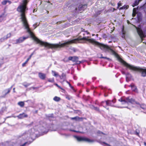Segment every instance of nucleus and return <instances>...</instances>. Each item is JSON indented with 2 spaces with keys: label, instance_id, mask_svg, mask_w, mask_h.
Returning <instances> with one entry per match:
<instances>
[{
  "label": "nucleus",
  "instance_id": "obj_1",
  "mask_svg": "<svg viewBox=\"0 0 146 146\" xmlns=\"http://www.w3.org/2000/svg\"><path fill=\"white\" fill-rule=\"evenodd\" d=\"M29 2V0H22L20 5L18 7L17 10L18 12L21 13V19L23 25L25 29H27V32L29 33L31 37L34 40L37 42V43L40 44L41 45L44 46L46 47L51 48H61L64 46H67L69 45L76 43V39H74L68 40L61 44H50L46 42H42L36 37L30 29L25 17V12L28 9L27 5Z\"/></svg>",
  "mask_w": 146,
  "mask_h": 146
},
{
  "label": "nucleus",
  "instance_id": "obj_6",
  "mask_svg": "<svg viewBox=\"0 0 146 146\" xmlns=\"http://www.w3.org/2000/svg\"><path fill=\"white\" fill-rule=\"evenodd\" d=\"M75 137L77 140L78 141H84L88 142H93L94 141L93 140H90L89 139L86 137H78L77 136H76Z\"/></svg>",
  "mask_w": 146,
  "mask_h": 146
},
{
  "label": "nucleus",
  "instance_id": "obj_30",
  "mask_svg": "<svg viewBox=\"0 0 146 146\" xmlns=\"http://www.w3.org/2000/svg\"><path fill=\"white\" fill-rule=\"evenodd\" d=\"M81 33L82 34L84 35H85L86 34H88L89 33L87 31H86V32H82Z\"/></svg>",
  "mask_w": 146,
  "mask_h": 146
},
{
  "label": "nucleus",
  "instance_id": "obj_36",
  "mask_svg": "<svg viewBox=\"0 0 146 146\" xmlns=\"http://www.w3.org/2000/svg\"><path fill=\"white\" fill-rule=\"evenodd\" d=\"M94 109L95 110H96V111H99V109L97 107H94Z\"/></svg>",
  "mask_w": 146,
  "mask_h": 146
},
{
  "label": "nucleus",
  "instance_id": "obj_21",
  "mask_svg": "<svg viewBox=\"0 0 146 146\" xmlns=\"http://www.w3.org/2000/svg\"><path fill=\"white\" fill-rule=\"evenodd\" d=\"M136 13H137V12H136V9L135 8H134L133 9L132 16L133 17H134L135 16Z\"/></svg>",
  "mask_w": 146,
  "mask_h": 146
},
{
  "label": "nucleus",
  "instance_id": "obj_28",
  "mask_svg": "<svg viewBox=\"0 0 146 146\" xmlns=\"http://www.w3.org/2000/svg\"><path fill=\"white\" fill-rule=\"evenodd\" d=\"M97 133L98 135H105V134L103 133L100 131H98Z\"/></svg>",
  "mask_w": 146,
  "mask_h": 146
},
{
  "label": "nucleus",
  "instance_id": "obj_3",
  "mask_svg": "<svg viewBox=\"0 0 146 146\" xmlns=\"http://www.w3.org/2000/svg\"><path fill=\"white\" fill-rule=\"evenodd\" d=\"M121 62L124 65L129 68L130 69L141 72L142 76L143 77L146 76V69L141 68L139 67L135 66L133 65L129 64L123 60H122Z\"/></svg>",
  "mask_w": 146,
  "mask_h": 146
},
{
  "label": "nucleus",
  "instance_id": "obj_27",
  "mask_svg": "<svg viewBox=\"0 0 146 146\" xmlns=\"http://www.w3.org/2000/svg\"><path fill=\"white\" fill-rule=\"evenodd\" d=\"M48 81L49 82H54V78H49L48 79Z\"/></svg>",
  "mask_w": 146,
  "mask_h": 146
},
{
  "label": "nucleus",
  "instance_id": "obj_2",
  "mask_svg": "<svg viewBox=\"0 0 146 146\" xmlns=\"http://www.w3.org/2000/svg\"><path fill=\"white\" fill-rule=\"evenodd\" d=\"M89 37L88 36L87 37H83V38L80 39V40H84L86 41H88L89 42L92 43L93 45L98 46L100 47V48L101 49H103L104 48H106L110 50V51L113 53H115V52L112 49L110 48L109 46L107 45H105L100 43H99L98 42L96 41L94 39H89L88 38Z\"/></svg>",
  "mask_w": 146,
  "mask_h": 146
},
{
  "label": "nucleus",
  "instance_id": "obj_11",
  "mask_svg": "<svg viewBox=\"0 0 146 146\" xmlns=\"http://www.w3.org/2000/svg\"><path fill=\"white\" fill-rule=\"evenodd\" d=\"M28 117V115L24 113L20 114L19 115L17 116L19 119H23L24 117Z\"/></svg>",
  "mask_w": 146,
  "mask_h": 146
},
{
  "label": "nucleus",
  "instance_id": "obj_20",
  "mask_svg": "<svg viewBox=\"0 0 146 146\" xmlns=\"http://www.w3.org/2000/svg\"><path fill=\"white\" fill-rule=\"evenodd\" d=\"M52 73L53 75L55 77H57L58 76V73H56L55 71L52 70Z\"/></svg>",
  "mask_w": 146,
  "mask_h": 146
},
{
  "label": "nucleus",
  "instance_id": "obj_29",
  "mask_svg": "<svg viewBox=\"0 0 146 146\" xmlns=\"http://www.w3.org/2000/svg\"><path fill=\"white\" fill-rule=\"evenodd\" d=\"M29 60L27 59V60L25 61V62L22 64V66L23 67L25 66L26 64L27 63V62H28Z\"/></svg>",
  "mask_w": 146,
  "mask_h": 146
},
{
  "label": "nucleus",
  "instance_id": "obj_57",
  "mask_svg": "<svg viewBox=\"0 0 146 146\" xmlns=\"http://www.w3.org/2000/svg\"><path fill=\"white\" fill-rule=\"evenodd\" d=\"M16 117V116H15V117Z\"/></svg>",
  "mask_w": 146,
  "mask_h": 146
},
{
  "label": "nucleus",
  "instance_id": "obj_5",
  "mask_svg": "<svg viewBox=\"0 0 146 146\" xmlns=\"http://www.w3.org/2000/svg\"><path fill=\"white\" fill-rule=\"evenodd\" d=\"M115 100L114 99L111 101L108 100L106 101H102L101 102V105L103 106V104L106 103L107 106H114L113 104L115 103Z\"/></svg>",
  "mask_w": 146,
  "mask_h": 146
},
{
  "label": "nucleus",
  "instance_id": "obj_50",
  "mask_svg": "<svg viewBox=\"0 0 146 146\" xmlns=\"http://www.w3.org/2000/svg\"><path fill=\"white\" fill-rule=\"evenodd\" d=\"M107 109L108 110L109 109V108H107Z\"/></svg>",
  "mask_w": 146,
  "mask_h": 146
},
{
  "label": "nucleus",
  "instance_id": "obj_33",
  "mask_svg": "<svg viewBox=\"0 0 146 146\" xmlns=\"http://www.w3.org/2000/svg\"><path fill=\"white\" fill-rule=\"evenodd\" d=\"M33 54H34V52H33L29 56V58L28 59H29V60L31 59V58Z\"/></svg>",
  "mask_w": 146,
  "mask_h": 146
},
{
  "label": "nucleus",
  "instance_id": "obj_45",
  "mask_svg": "<svg viewBox=\"0 0 146 146\" xmlns=\"http://www.w3.org/2000/svg\"><path fill=\"white\" fill-rule=\"evenodd\" d=\"M13 92H15V88H13Z\"/></svg>",
  "mask_w": 146,
  "mask_h": 146
},
{
  "label": "nucleus",
  "instance_id": "obj_48",
  "mask_svg": "<svg viewBox=\"0 0 146 146\" xmlns=\"http://www.w3.org/2000/svg\"><path fill=\"white\" fill-rule=\"evenodd\" d=\"M75 10L76 11L77 10V8H76L75 9Z\"/></svg>",
  "mask_w": 146,
  "mask_h": 146
},
{
  "label": "nucleus",
  "instance_id": "obj_47",
  "mask_svg": "<svg viewBox=\"0 0 146 146\" xmlns=\"http://www.w3.org/2000/svg\"><path fill=\"white\" fill-rule=\"evenodd\" d=\"M144 144L145 146H146V143L145 142L144 143Z\"/></svg>",
  "mask_w": 146,
  "mask_h": 146
},
{
  "label": "nucleus",
  "instance_id": "obj_51",
  "mask_svg": "<svg viewBox=\"0 0 146 146\" xmlns=\"http://www.w3.org/2000/svg\"><path fill=\"white\" fill-rule=\"evenodd\" d=\"M137 135H138V133H137Z\"/></svg>",
  "mask_w": 146,
  "mask_h": 146
},
{
  "label": "nucleus",
  "instance_id": "obj_23",
  "mask_svg": "<svg viewBox=\"0 0 146 146\" xmlns=\"http://www.w3.org/2000/svg\"><path fill=\"white\" fill-rule=\"evenodd\" d=\"M60 78L61 79H62L63 81H64L66 79L65 75L64 74H62V76H60Z\"/></svg>",
  "mask_w": 146,
  "mask_h": 146
},
{
  "label": "nucleus",
  "instance_id": "obj_17",
  "mask_svg": "<svg viewBox=\"0 0 146 146\" xmlns=\"http://www.w3.org/2000/svg\"><path fill=\"white\" fill-rule=\"evenodd\" d=\"M130 87H131V88L132 90L133 91H136V90L137 89L136 87L134 85H131L129 86Z\"/></svg>",
  "mask_w": 146,
  "mask_h": 146
},
{
  "label": "nucleus",
  "instance_id": "obj_12",
  "mask_svg": "<svg viewBox=\"0 0 146 146\" xmlns=\"http://www.w3.org/2000/svg\"><path fill=\"white\" fill-rule=\"evenodd\" d=\"M12 87H11L10 88L7 89L5 90L3 92V93H4L5 94L4 96H6V95L8 93H9L11 90Z\"/></svg>",
  "mask_w": 146,
  "mask_h": 146
},
{
  "label": "nucleus",
  "instance_id": "obj_43",
  "mask_svg": "<svg viewBox=\"0 0 146 146\" xmlns=\"http://www.w3.org/2000/svg\"><path fill=\"white\" fill-rule=\"evenodd\" d=\"M146 6V5L145 4L144 5V6L143 7H142L143 8H144V7H145Z\"/></svg>",
  "mask_w": 146,
  "mask_h": 146
},
{
  "label": "nucleus",
  "instance_id": "obj_54",
  "mask_svg": "<svg viewBox=\"0 0 146 146\" xmlns=\"http://www.w3.org/2000/svg\"><path fill=\"white\" fill-rule=\"evenodd\" d=\"M123 36H124L123 35L122 36V37H123Z\"/></svg>",
  "mask_w": 146,
  "mask_h": 146
},
{
  "label": "nucleus",
  "instance_id": "obj_35",
  "mask_svg": "<svg viewBox=\"0 0 146 146\" xmlns=\"http://www.w3.org/2000/svg\"><path fill=\"white\" fill-rule=\"evenodd\" d=\"M66 98L68 100H70L71 99V97L69 96H66Z\"/></svg>",
  "mask_w": 146,
  "mask_h": 146
},
{
  "label": "nucleus",
  "instance_id": "obj_37",
  "mask_svg": "<svg viewBox=\"0 0 146 146\" xmlns=\"http://www.w3.org/2000/svg\"><path fill=\"white\" fill-rule=\"evenodd\" d=\"M115 10V9L114 8H111L110 9V10L112 11L113 12Z\"/></svg>",
  "mask_w": 146,
  "mask_h": 146
},
{
  "label": "nucleus",
  "instance_id": "obj_52",
  "mask_svg": "<svg viewBox=\"0 0 146 146\" xmlns=\"http://www.w3.org/2000/svg\"><path fill=\"white\" fill-rule=\"evenodd\" d=\"M36 27H35L34 29H35V28H36Z\"/></svg>",
  "mask_w": 146,
  "mask_h": 146
},
{
  "label": "nucleus",
  "instance_id": "obj_46",
  "mask_svg": "<svg viewBox=\"0 0 146 146\" xmlns=\"http://www.w3.org/2000/svg\"><path fill=\"white\" fill-rule=\"evenodd\" d=\"M74 51V52H75V49L74 48H73L72 49Z\"/></svg>",
  "mask_w": 146,
  "mask_h": 146
},
{
  "label": "nucleus",
  "instance_id": "obj_13",
  "mask_svg": "<svg viewBox=\"0 0 146 146\" xmlns=\"http://www.w3.org/2000/svg\"><path fill=\"white\" fill-rule=\"evenodd\" d=\"M142 0H136L135 1L134 3L132 5V6L133 7H134L135 6L138 5L139 3V2L141 1Z\"/></svg>",
  "mask_w": 146,
  "mask_h": 146
},
{
  "label": "nucleus",
  "instance_id": "obj_10",
  "mask_svg": "<svg viewBox=\"0 0 146 146\" xmlns=\"http://www.w3.org/2000/svg\"><path fill=\"white\" fill-rule=\"evenodd\" d=\"M87 8V5H80L78 7V9L80 11L84 10V9Z\"/></svg>",
  "mask_w": 146,
  "mask_h": 146
},
{
  "label": "nucleus",
  "instance_id": "obj_24",
  "mask_svg": "<svg viewBox=\"0 0 146 146\" xmlns=\"http://www.w3.org/2000/svg\"><path fill=\"white\" fill-rule=\"evenodd\" d=\"M9 3V4L10 3V2L9 1H4L2 2V3L3 5H5L7 4V3Z\"/></svg>",
  "mask_w": 146,
  "mask_h": 146
},
{
  "label": "nucleus",
  "instance_id": "obj_41",
  "mask_svg": "<svg viewBox=\"0 0 146 146\" xmlns=\"http://www.w3.org/2000/svg\"><path fill=\"white\" fill-rule=\"evenodd\" d=\"M76 117H72V119H76Z\"/></svg>",
  "mask_w": 146,
  "mask_h": 146
},
{
  "label": "nucleus",
  "instance_id": "obj_15",
  "mask_svg": "<svg viewBox=\"0 0 146 146\" xmlns=\"http://www.w3.org/2000/svg\"><path fill=\"white\" fill-rule=\"evenodd\" d=\"M6 15L4 14H3L0 16V20L1 22L3 20H5V17Z\"/></svg>",
  "mask_w": 146,
  "mask_h": 146
},
{
  "label": "nucleus",
  "instance_id": "obj_56",
  "mask_svg": "<svg viewBox=\"0 0 146 146\" xmlns=\"http://www.w3.org/2000/svg\"><path fill=\"white\" fill-rule=\"evenodd\" d=\"M11 117V116H10V117ZM7 118H8V117H7Z\"/></svg>",
  "mask_w": 146,
  "mask_h": 146
},
{
  "label": "nucleus",
  "instance_id": "obj_16",
  "mask_svg": "<svg viewBox=\"0 0 146 146\" xmlns=\"http://www.w3.org/2000/svg\"><path fill=\"white\" fill-rule=\"evenodd\" d=\"M126 81L127 82H128L129 80V79L131 78V74L128 73L126 74Z\"/></svg>",
  "mask_w": 146,
  "mask_h": 146
},
{
  "label": "nucleus",
  "instance_id": "obj_9",
  "mask_svg": "<svg viewBox=\"0 0 146 146\" xmlns=\"http://www.w3.org/2000/svg\"><path fill=\"white\" fill-rule=\"evenodd\" d=\"M39 77L42 80H44L46 77V74L41 72H39L38 73Z\"/></svg>",
  "mask_w": 146,
  "mask_h": 146
},
{
  "label": "nucleus",
  "instance_id": "obj_22",
  "mask_svg": "<svg viewBox=\"0 0 146 146\" xmlns=\"http://www.w3.org/2000/svg\"><path fill=\"white\" fill-rule=\"evenodd\" d=\"M18 104L21 107H23L24 106V103L23 102H20L18 103Z\"/></svg>",
  "mask_w": 146,
  "mask_h": 146
},
{
  "label": "nucleus",
  "instance_id": "obj_42",
  "mask_svg": "<svg viewBox=\"0 0 146 146\" xmlns=\"http://www.w3.org/2000/svg\"><path fill=\"white\" fill-rule=\"evenodd\" d=\"M111 4L112 6H114L115 5V4L114 3H111Z\"/></svg>",
  "mask_w": 146,
  "mask_h": 146
},
{
  "label": "nucleus",
  "instance_id": "obj_40",
  "mask_svg": "<svg viewBox=\"0 0 146 146\" xmlns=\"http://www.w3.org/2000/svg\"><path fill=\"white\" fill-rule=\"evenodd\" d=\"M100 58H106V57H103V56H101V57H100Z\"/></svg>",
  "mask_w": 146,
  "mask_h": 146
},
{
  "label": "nucleus",
  "instance_id": "obj_38",
  "mask_svg": "<svg viewBox=\"0 0 146 146\" xmlns=\"http://www.w3.org/2000/svg\"><path fill=\"white\" fill-rule=\"evenodd\" d=\"M27 143V142H25L24 143L23 145H21L20 146H25V145Z\"/></svg>",
  "mask_w": 146,
  "mask_h": 146
},
{
  "label": "nucleus",
  "instance_id": "obj_25",
  "mask_svg": "<svg viewBox=\"0 0 146 146\" xmlns=\"http://www.w3.org/2000/svg\"><path fill=\"white\" fill-rule=\"evenodd\" d=\"M11 33H9L7 34L6 36H5L6 39L7 40L8 38H9L11 37Z\"/></svg>",
  "mask_w": 146,
  "mask_h": 146
},
{
  "label": "nucleus",
  "instance_id": "obj_32",
  "mask_svg": "<svg viewBox=\"0 0 146 146\" xmlns=\"http://www.w3.org/2000/svg\"><path fill=\"white\" fill-rule=\"evenodd\" d=\"M30 85V84L28 83L26 84H23V85L26 87H27Z\"/></svg>",
  "mask_w": 146,
  "mask_h": 146
},
{
  "label": "nucleus",
  "instance_id": "obj_44",
  "mask_svg": "<svg viewBox=\"0 0 146 146\" xmlns=\"http://www.w3.org/2000/svg\"><path fill=\"white\" fill-rule=\"evenodd\" d=\"M75 131V132H80V133H83V132H80L79 131Z\"/></svg>",
  "mask_w": 146,
  "mask_h": 146
},
{
  "label": "nucleus",
  "instance_id": "obj_58",
  "mask_svg": "<svg viewBox=\"0 0 146 146\" xmlns=\"http://www.w3.org/2000/svg\"><path fill=\"white\" fill-rule=\"evenodd\" d=\"M35 25H33V26H34Z\"/></svg>",
  "mask_w": 146,
  "mask_h": 146
},
{
  "label": "nucleus",
  "instance_id": "obj_8",
  "mask_svg": "<svg viewBox=\"0 0 146 146\" xmlns=\"http://www.w3.org/2000/svg\"><path fill=\"white\" fill-rule=\"evenodd\" d=\"M68 59L69 60H72L74 62H79V63H80V61H78V58L76 56H70L68 58Z\"/></svg>",
  "mask_w": 146,
  "mask_h": 146
},
{
  "label": "nucleus",
  "instance_id": "obj_53",
  "mask_svg": "<svg viewBox=\"0 0 146 146\" xmlns=\"http://www.w3.org/2000/svg\"><path fill=\"white\" fill-rule=\"evenodd\" d=\"M33 89H35V88H34V87H33Z\"/></svg>",
  "mask_w": 146,
  "mask_h": 146
},
{
  "label": "nucleus",
  "instance_id": "obj_49",
  "mask_svg": "<svg viewBox=\"0 0 146 146\" xmlns=\"http://www.w3.org/2000/svg\"><path fill=\"white\" fill-rule=\"evenodd\" d=\"M145 11L146 12V9H145Z\"/></svg>",
  "mask_w": 146,
  "mask_h": 146
},
{
  "label": "nucleus",
  "instance_id": "obj_7",
  "mask_svg": "<svg viewBox=\"0 0 146 146\" xmlns=\"http://www.w3.org/2000/svg\"><path fill=\"white\" fill-rule=\"evenodd\" d=\"M29 36H28L27 37H21L19 38L18 39L16 40V44H18L22 42L25 39L28 38Z\"/></svg>",
  "mask_w": 146,
  "mask_h": 146
},
{
  "label": "nucleus",
  "instance_id": "obj_26",
  "mask_svg": "<svg viewBox=\"0 0 146 146\" xmlns=\"http://www.w3.org/2000/svg\"><path fill=\"white\" fill-rule=\"evenodd\" d=\"M6 40V39L4 36L3 37L0 38V43Z\"/></svg>",
  "mask_w": 146,
  "mask_h": 146
},
{
  "label": "nucleus",
  "instance_id": "obj_55",
  "mask_svg": "<svg viewBox=\"0 0 146 146\" xmlns=\"http://www.w3.org/2000/svg\"><path fill=\"white\" fill-rule=\"evenodd\" d=\"M94 34H93V35H92V36H94Z\"/></svg>",
  "mask_w": 146,
  "mask_h": 146
},
{
  "label": "nucleus",
  "instance_id": "obj_18",
  "mask_svg": "<svg viewBox=\"0 0 146 146\" xmlns=\"http://www.w3.org/2000/svg\"><path fill=\"white\" fill-rule=\"evenodd\" d=\"M61 100V99L60 98L57 97V96H55L53 98V100L56 102H59Z\"/></svg>",
  "mask_w": 146,
  "mask_h": 146
},
{
  "label": "nucleus",
  "instance_id": "obj_39",
  "mask_svg": "<svg viewBox=\"0 0 146 146\" xmlns=\"http://www.w3.org/2000/svg\"><path fill=\"white\" fill-rule=\"evenodd\" d=\"M37 11V10H36V9H35L33 10V12L34 13L35 12H36Z\"/></svg>",
  "mask_w": 146,
  "mask_h": 146
},
{
  "label": "nucleus",
  "instance_id": "obj_19",
  "mask_svg": "<svg viewBox=\"0 0 146 146\" xmlns=\"http://www.w3.org/2000/svg\"><path fill=\"white\" fill-rule=\"evenodd\" d=\"M129 7V6L128 5H125L123 7H120L119 8V10H121L123 9H128Z\"/></svg>",
  "mask_w": 146,
  "mask_h": 146
},
{
  "label": "nucleus",
  "instance_id": "obj_31",
  "mask_svg": "<svg viewBox=\"0 0 146 146\" xmlns=\"http://www.w3.org/2000/svg\"><path fill=\"white\" fill-rule=\"evenodd\" d=\"M117 5L118 7H117V9H118L119 7L121 6V4L120 1H119Z\"/></svg>",
  "mask_w": 146,
  "mask_h": 146
},
{
  "label": "nucleus",
  "instance_id": "obj_34",
  "mask_svg": "<svg viewBox=\"0 0 146 146\" xmlns=\"http://www.w3.org/2000/svg\"><path fill=\"white\" fill-rule=\"evenodd\" d=\"M54 85L56 86L57 87L59 88H60L62 89V88L59 85H58V84H57L55 83L54 84Z\"/></svg>",
  "mask_w": 146,
  "mask_h": 146
},
{
  "label": "nucleus",
  "instance_id": "obj_4",
  "mask_svg": "<svg viewBox=\"0 0 146 146\" xmlns=\"http://www.w3.org/2000/svg\"><path fill=\"white\" fill-rule=\"evenodd\" d=\"M119 101L121 102V104L123 105H125V106L123 107H118V108H127L126 106H127L129 103L133 104L135 102L134 99L132 98L129 99V98H126L125 99L121 98L119 100Z\"/></svg>",
  "mask_w": 146,
  "mask_h": 146
},
{
  "label": "nucleus",
  "instance_id": "obj_14",
  "mask_svg": "<svg viewBox=\"0 0 146 146\" xmlns=\"http://www.w3.org/2000/svg\"><path fill=\"white\" fill-rule=\"evenodd\" d=\"M136 104L139 105V106L143 109H145L146 108V106L144 104H140L139 103L136 102Z\"/></svg>",
  "mask_w": 146,
  "mask_h": 146
}]
</instances>
